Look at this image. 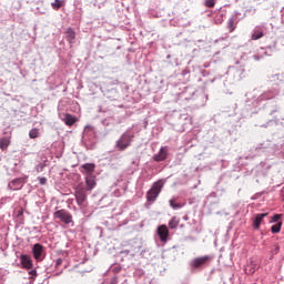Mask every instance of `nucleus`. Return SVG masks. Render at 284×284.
<instances>
[{"instance_id":"nucleus-1","label":"nucleus","mask_w":284,"mask_h":284,"mask_svg":"<svg viewBox=\"0 0 284 284\" xmlns=\"http://www.w3.org/2000/svg\"><path fill=\"white\" fill-rule=\"evenodd\" d=\"M85 192L88 191L83 183L78 184L74 189L75 201L80 207H85V203H88V193Z\"/></svg>"},{"instance_id":"nucleus-2","label":"nucleus","mask_w":284,"mask_h":284,"mask_svg":"<svg viewBox=\"0 0 284 284\" xmlns=\"http://www.w3.org/2000/svg\"><path fill=\"white\" fill-rule=\"evenodd\" d=\"M161 190H163V181H158L153 183L152 187L146 193V201L149 203H154L159 195L161 194Z\"/></svg>"},{"instance_id":"nucleus-3","label":"nucleus","mask_w":284,"mask_h":284,"mask_svg":"<svg viewBox=\"0 0 284 284\" xmlns=\"http://www.w3.org/2000/svg\"><path fill=\"white\" fill-rule=\"evenodd\" d=\"M132 139H134V134L124 133L120 136V139L115 142V148L123 152V150H128L132 143Z\"/></svg>"},{"instance_id":"nucleus-4","label":"nucleus","mask_w":284,"mask_h":284,"mask_svg":"<svg viewBox=\"0 0 284 284\" xmlns=\"http://www.w3.org/2000/svg\"><path fill=\"white\" fill-rule=\"evenodd\" d=\"M54 219H59L64 225H70L72 223V214L67 210H59L53 213Z\"/></svg>"},{"instance_id":"nucleus-5","label":"nucleus","mask_w":284,"mask_h":284,"mask_svg":"<svg viewBox=\"0 0 284 284\" xmlns=\"http://www.w3.org/2000/svg\"><path fill=\"white\" fill-rule=\"evenodd\" d=\"M210 261H212V257L210 255L195 257L191 262V267H192V270H201V267H203L204 265H207V263H210Z\"/></svg>"},{"instance_id":"nucleus-6","label":"nucleus","mask_w":284,"mask_h":284,"mask_svg":"<svg viewBox=\"0 0 284 284\" xmlns=\"http://www.w3.org/2000/svg\"><path fill=\"white\" fill-rule=\"evenodd\" d=\"M158 236H160V241H162V243H165L168 241V237L170 236L168 225L162 224L158 227Z\"/></svg>"},{"instance_id":"nucleus-7","label":"nucleus","mask_w":284,"mask_h":284,"mask_svg":"<svg viewBox=\"0 0 284 284\" xmlns=\"http://www.w3.org/2000/svg\"><path fill=\"white\" fill-rule=\"evenodd\" d=\"M85 185L84 190L92 192V189L97 187V175H85Z\"/></svg>"},{"instance_id":"nucleus-8","label":"nucleus","mask_w":284,"mask_h":284,"mask_svg":"<svg viewBox=\"0 0 284 284\" xmlns=\"http://www.w3.org/2000/svg\"><path fill=\"white\" fill-rule=\"evenodd\" d=\"M156 163H161V161H165L168 159V146H162L158 154L153 156Z\"/></svg>"},{"instance_id":"nucleus-9","label":"nucleus","mask_w":284,"mask_h":284,"mask_svg":"<svg viewBox=\"0 0 284 284\" xmlns=\"http://www.w3.org/2000/svg\"><path fill=\"white\" fill-rule=\"evenodd\" d=\"M32 254L36 261H41V254H43V245L34 244L32 247Z\"/></svg>"},{"instance_id":"nucleus-10","label":"nucleus","mask_w":284,"mask_h":284,"mask_svg":"<svg viewBox=\"0 0 284 284\" xmlns=\"http://www.w3.org/2000/svg\"><path fill=\"white\" fill-rule=\"evenodd\" d=\"M21 265L24 267V270H32V258H30V255L22 254L20 256Z\"/></svg>"},{"instance_id":"nucleus-11","label":"nucleus","mask_w":284,"mask_h":284,"mask_svg":"<svg viewBox=\"0 0 284 284\" xmlns=\"http://www.w3.org/2000/svg\"><path fill=\"white\" fill-rule=\"evenodd\" d=\"M82 170L85 172V176H94V169L97 168L94 163L82 164Z\"/></svg>"},{"instance_id":"nucleus-12","label":"nucleus","mask_w":284,"mask_h":284,"mask_svg":"<svg viewBox=\"0 0 284 284\" xmlns=\"http://www.w3.org/2000/svg\"><path fill=\"white\" fill-rule=\"evenodd\" d=\"M264 216H267V213H260L255 216V220L253 222V227L255 230H258V227H261V223H263Z\"/></svg>"},{"instance_id":"nucleus-13","label":"nucleus","mask_w":284,"mask_h":284,"mask_svg":"<svg viewBox=\"0 0 284 284\" xmlns=\"http://www.w3.org/2000/svg\"><path fill=\"white\" fill-rule=\"evenodd\" d=\"M67 41L69 43H74V39H77V32L72 30V28H68L65 31Z\"/></svg>"},{"instance_id":"nucleus-14","label":"nucleus","mask_w":284,"mask_h":284,"mask_svg":"<svg viewBox=\"0 0 284 284\" xmlns=\"http://www.w3.org/2000/svg\"><path fill=\"white\" fill-rule=\"evenodd\" d=\"M63 121H64L65 125L71 126V125H74V124H75L77 118H75L74 115L70 114V113H67V114L64 115Z\"/></svg>"},{"instance_id":"nucleus-15","label":"nucleus","mask_w":284,"mask_h":284,"mask_svg":"<svg viewBox=\"0 0 284 284\" xmlns=\"http://www.w3.org/2000/svg\"><path fill=\"white\" fill-rule=\"evenodd\" d=\"M10 138H1L0 139V150H2V152H6V150H8V148H10Z\"/></svg>"},{"instance_id":"nucleus-16","label":"nucleus","mask_w":284,"mask_h":284,"mask_svg":"<svg viewBox=\"0 0 284 284\" xmlns=\"http://www.w3.org/2000/svg\"><path fill=\"white\" fill-rule=\"evenodd\" d=\"M179 223H181V219L173 216L170 221H169V227L170 230H176V227H179Z\"/></svg>"},{"instance_id":"nucleus-17","label":"nucleus","mask_w":284,"mask_h":284,"mask_svg":"<svg viewBox=\"0 0 284 284\" xmlns=\"http://www.w3.org/2000/svg\"><path fill=\"white\" fill-rule=\"evenodd\" d=\"M263 37H265V33H263V31L255 30L252 33L251 39H252V41H258V39H263Z\"/></svg>"},{"instance_id":"nucleus-18","label":"nucleus","mask_w":284,"mask_h":284,"mask_svg":"<svg viewBox=\"0 0 284 284\" xmlns=\"http://www.w3.org/2000/svg\"><path fill=\"white\" fill-rule=\"evenodd\" d=\"M281 227H283V222H277L271 227V232L273 234H278V232H281Z\"/></svg>"},{"instance_id":"nucleus-19","label":"nucleus","mask_w":284,"mask_h":284,"mask_svg":"<svg viewBox=\"0 0 284 284\" xmlns=\"http://www.w3.org/2000/svg\"><path fill=\"white\" fill-rule=\"evenodd\" d=\"M169 203L173 210H181L184 205L183 203H176V200H170Z\"/></svg>"},{"instance_id":"nucleus-20","label":"nucleus","mask_w":284,"mask_h":284,"mask_svg":"<svg viewBox=\"0 0 284 284\" xmlns=\"http://www.w3.org/2000/svg\"><path fill=\"white\" fill-rule=\"evenodd\" d=\"M227 29L230 32H234L236 30V23L234 22V18H231L227 22Z\"/></svg>"},{"instance_id":"nucleus-21","label":"nucleus","mask_w":284,"mask_h":284,"mask_svg":"<svg viewBox=\"0 0 284 284\" xmlns=\"http://www.w3.org/2000/svg\"><path fill=\"white\" fill-rule=\"evenodd\" d=\"M62 6H63V1H61V0H54V1L51 3V7H52L54 10L61 9Z\"/></svg>"},{"instance_id":"nucleus-22","label":"nucleus","mask_w":284,"mask_h":284,"mask_svg":"<svg viewBox=\"0 0 284 284\" xmlns=\"http://www.w3.org/2000/svg\"><path fill=\"white\" fill-rule=\"evenodd\" d=\"M11 185H14V190H21L23 187V184H21V179H16L11 182Z\"/></svg>"},{"instance_id":"nucleus-23","label":"nucleus","mask_w":284,"mask_h":284,"mask_svg":"<svg viewBox=\"0 0 284 284\" xmlns=\"http://www.w3.org/2000/svg\"><path fill=\"white\" fill-rule=\"evenodd\" d=\"M29 136H30V139H39V129H32L29 132Z\"/></svg>"},{"instance_id":"nucleus-24","label":"nucleus","mask_w":284,"mask_h":284,"mask_svg":"<svg viewBox=\"0 0 284 284\" xmlns=\"http://www.w3.org/2000/svg\"><path fill=\"white\" fill-rule=\"evenodd\" d=\"M204 6L206 8H214V6H216V0H205Z\"/></svg>"},{"instance_id":"nucleus-25","label":"nucleus","mask_w":284,"mask_h":284,"mask_svg":"<svg viewBox=\"0 0 284 284\" xmlns=\"http://www.w3.org/2000/svg\"><path fill=\"white\" fill-rule=\"evenodd\" d=\"M280 250H281V246H278V244H274L272 252H273V254H277L280 252Z\"/></svg>"},{"instance_id":"nucleus-26","label":"nucleus","mask_w":284,"mask_h":284,"mask_svg":"<svg viewBox=\"0 0 284 284\" xmlns=\"http://www.w3.org/2000/svg\"><path fill=\"white\" fill-rule=\"evenodd\" d=\"M278 221H281V215H280V214H275V215L272 217V222H273V223H278Z\"/></svg>"},{"instance_id":"nucleus-27","label":"nucleus","mask_w":284,"mask_h":284,"mask_svg":"<svg viewBox=\"0 0 284 284\" xmlns=\"http://www.w3.org/2000/svg\"><path fill=\"white\" fill-rule=\"evenodd\" d=\"M39 183H40V185H45V183H48V179L47 178H39Z\"/></svg>"},{"instance_id":"nucleus-28","label":"nucleus","mask_w":284,"mask_h":284,"mask_svg":"<svg viewBox=\"0 0 284 284\" xmlns=\"http://www.w3.org/2000/svg\"><path fill=\"white\" fill-rule=\"evenodd\" d=\"M62 263H63V260H61V258L57 260V265H61Z\"/></svg>"},{"instance_id":"nucleus-29","label":"nucleus","mask_w":284,"mask_h":284,"mask_svg":"<svg viewBox=\"0 0 284 284\" xmlns=\"http://www.w3.org/2000/svg\"><path fill=\"white\" fill-rule=\"evenodd\" d=\"M30 274H37V271H31Z\"/></svg>"}]
</instances>
